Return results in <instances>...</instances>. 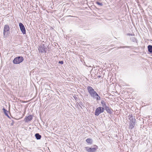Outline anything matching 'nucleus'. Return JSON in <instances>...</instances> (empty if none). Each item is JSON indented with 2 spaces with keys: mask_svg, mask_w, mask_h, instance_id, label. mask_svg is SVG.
<instances>
[{
  "mask_svg": "<svg viewBox=\"0 0 152 152\" xmlns=\"http://www.w3.org/2000/svg\"><path fill=\"white\" fill-rule=\"evenodd\" d=\"M87 89L88 92L91 97L94 99H96L97 101L100 100L101 98L100 96L92 87L88 86L87 87Z\"/></svg>",
  "mask_w": 152,
  "mask_h": 152,
  "instance_id": "f257e3e1",
  "label": "nucleus"
},
{
  "mask_svg": "<svg viewBox=\"0 0 152 152\" xmlns=\"http://www.w3.org/2000/svg\"><path fill=\"white\" fill-rule=\"evenodd\" d=\"M10 27L7 25H5L4 26L3 34L4 36L7 37L9 34L10 33Z\"/></svg>",
  "mask_w": 152,
  "mask_h": 152,
  "instance_id": "f03ea898",
  "label": "nucleus"
},
{
  "mask_svg": "<svg viewBox=\"0 0 152 152\" xmlns=\"http://www.w3.org/2000/svg\"><path fill=\"white\" fill-rule=\"evenodd\" d=\"M23 60V58L22 56H18L15 58L13 61L14 64H19L22 62Z\"/></svg>",
  "mask_w": 152,
  "mask_h": 152,
  "instance_id": "7ed1b4c3",
  "label": "nucleus"
},
{
  "mask_svg": "<svg viewBox=\"0 0 152 152\" xmlns=\"http://www.w3.org/2000/svg\"><path fill=\"white\" fill-rule=\"evenodd\" d=\"M130 122L129 125V128L132 129L134 127L136 124V120L134 118L130 119Z\"/></svg>",
  "mask_w": 152,
  "mask_h": 152,
  "instance_id": "20e7f679",
  "label": "nucleus"
},
{
  "mask_svg": "<svg viewBox=\"0 0 152 152\" xmlns=\"http://www.w3.org/2000/svg\"><path fill=\"white\" fill-rule=\"evenodd\" d=\"M86 151L88 152H95L98 148L97 146L95 145L94 148H89L88 147H85Z\"/></svg>",
  "mask_w": 152,
  "mask_h": 152,
  "instance_id": "39448f33",
  "label": "nucleus"
},
{
  "mask_svg": "<svg viewBox=\"0 0 152 152\" xmlns=\"http://www.w3.org/2000/svg\"><path fill=\"white\" fill-rule=\"evenodd\" d=\"M104 111V109L102 107H100L97 108L95 111V115L96 116H98L101 113Z\"/></svg>",
  "mask_w": 152,
  "mask_h": 152,
  "instance_id": "423d86ee",
  "label": "nucleus"
},
{
  "mask_svg": "<svg viewBox=\"0 0 152 152\" xmlns=\"http://www.w3.org/2000/svg\"><path fill=\"white\" fill-rule=\"evenodd\" d=\"M19 26L21 31L24 34L26 33V31L23 25L21 23H19Z\"/></svg>",
  "mask_w": 152,
  "mask_h": 152,
  "instance_id": "0eeeda50",
  "label": "nucleus"
},
{
  "mask_svg": "<svg viewBox=\"0 0 152 152\" xmlns=\"http://www.w3.org/2000/svg\"><path fill=\"white\" fill-rule=\"evenodd\" d=\"M45 47L44 44H42L41 46L38 48V50L39 52L42 53H46Z\"/></svg>",
  "mask_w": 152,
  "mask_h": 152,
  "instance_id": "6e6552de",
  "label": "nucleus"
},
{
  "mask_svg": "<svg viewBox=\"0 0 152 152\" xmlns=\"http://www.w3.org/2000/svg\"><path fill=\"white\" fill-rule=\"evenodd\" d=\"M33 118V116L30 115L28 116H26L24 120L26 122H28V121H30L31 120H32Z\"/></svg>",
  "mask_w": 152,
  "mask_h": 152,
  "instance_id": "1a4fd4ad",
  "label": "nucleus"
},
{
  "mask_svg": "<svg viewBox=\"0 0 152 152\" xmlns=\"http://www.w3.org/2000/svg\"><path fill=\"white\" fill-rule=\"evenodd\" d=\"M101 103L102 107L104 109L105 107L107 106L106 104V101L105 99L102 100Z\"/></svg>",
  "mask_w": 152,
  "mask_h": 152,
  "instance_id": "9d476101",
  "label": "nucleus"
},
{
  "mask_svg": "<svg viewBox=\"0 0 152 152\" xmlns=\"http://www.w3.org/2000/svg\"><path fill=\"white\" fill-rule=\"evenodd\" d=\"M35 136L37 140H39L41 138V136L38 133H36L35 134Z\"/></svg>",
  "mask_w": 152,
  "mask_h": 152,
  "instance_id": "9b49d317",
  "label": "nucleus"
},
{
  "mask_svg": "<svg viewBox=\"0 0 152 152\" xmlns=\"http://www.w3.org/2000/svg\"><path fill=\"white\" fill-rule=\"evenodd\" d=\"M86 142L90 144H92L93 141L92 139L90 138H88L86 140Z\"/></svg>",
  "mask_w": 152,
  "mask_h": 152,
  "instance_id": "f8f14e48",
  "label": "nucleus"
},
{
  "mask_svg": "<svg viewBox=\"0 0 152 152\" xmlns=\"http://www.w3.org/2000/svg\"><path fill=\"white\" fill-rule=\"evenodd\" d=\"M148 51L151 53H152V45H148Z\"/></svg>",
  "mask_w": 152,
  "mask_h": 152,
  "instance_id": "ddd939ff",
  "label": "nucleus"
},
{
  "mask_svg": "<svg viewBox=\"0 0 152 152\" xmlns=\"http://www.w3.org/2000/svg\"><path fill=\"white\" fill-rule=\"evenodd\" d=\"M104 109H105L106 110L107 113H108L110 114H111L112 113V112H111L110 109L109 107H108V106L107 107H105Z\"/></svg>",
  "mask_w": 152,
  "mask_h": 152,
  "instance_id": "4468645a",
  "label": "nucleus"
},
{
  "mask_svg": "<svg viewBox=\"0 0 152 152\" xmlns=\"http://www.w3.org/2000/svg\"><path fill=\"white\" fill-rule=\"evenodd\" d=\"M2 110L5 114V115L7 116L8 117H9V116L8 114V111L6 110L5 108H3Z\"/></svg>",
  "mask_w": 152,
  "mask_h": 152,
  "instance_id": "2eb2a0df",
  "label": "nucleus"
},
{
  "mask_svg": "<svg viewBox=\"0 0 152 152\" xmlns=\"http://www.w3.org/2000/svg\"><path fill=\"white\" fill-rule=\"evenodd\" d=\"M96 3L98 5L100 6H102L103 5V4L102 3H100L99 2H96Z\"/></svg>",
  "mask_w": 152,
  "mask_h": 152,
  "instance_id": "dca6fc26",
  "label": "nucleus"
},
{
  "mask_svg": "<svg viewBox=\"0 0 152 152\" xmlns=\"http://www.w3.org/2000/svg\"><path fill=\"white\" fill-rule=\"evenodd\" d=\"M128 117L129 120H130V119L133 118L132 115H130L128 116Z\"/></svg>",
  "mask_w": 152,
  "mask_h": 152,
  "instance_id": "f3484780",
  "label": "nucleus"
},
{
  "mask_svg": "<svg viewBox=\"0 0 152 152\" xmlns=\"http://www.w3.org/2000/svg\"><path fill=\"white\" fill-rule=\"evenodd\" d=\"M122 48H130L131 47V46H122Z\"/></svg>",
  "mask_w": 152,
  "mask_h": 152,
  "instance_id": "a211bd4d",
  "label": "nucleus"
},
{
  "mask_svg": "<svg viewBox=\"0 0 152 152\" xmlns=\"http://www.w3.org/2000/svg\"><path fill=\"white\" fill-rule=\"evenodd\" d=\"M63 61H61L59 62V63L61 64H63Z\"/></svg>",
  "mask_w": 152,
  "mask_h": 152,
  "instance_id": "6ab92c4d",
  "label": "nucleus"
},
{
  "mask_svg": "<svg viewBox=\"0 0 152 152\" xmlns=\"http://www.w3.org/2000/svg\"><path fill=\"white\" fill-rule=\"evenodd\" d=\"M127 35L128 36H132L133 35L132 34H129V33L127 34Z\"/></svg>",
  "mask_w": 152,
  "mask_h": 152,
  "instance_id": "aec40b11",
  "label": "nucleus"
},
{
  "mask_svg": "<svg viewBox=\"0 0 152 152\" xmlns=\"http://www.w3.org/2000/svg\"><path fill=\"white\" fill-rule=\"evenodd\" d=\"M132 40L133 41H134V37H133V38H132Z\"/></svg>",
  "mask_w": 152,
  "mask_h": 152,
  "instance_id": "412c9836",
  "label": "nucleus"
},
{
  "mask_svg": "<svg viewBox=\"0 0 152 152\" xmlns=\"http://www.w3.org/2000/svg\"><path fill=\"white\" fill-rule=\"evenodd\" d=\"M122 48V46H120V47H118V49H119V48Z\"/></svg>",
  "mask_w": 152,
  "mask_h": 152,
  "instance_id": "4be33fe9",
  "label": "nucleus"
},
{
  "mask_svg": "<svg viewBox=\"0 0 152 152\" xmlns=\"http://www.w3.org/2000/svg\"><path fill=\"white\" fill-rule=\"evenodd\" d=\"M12 122H12V123L11 124V125H13V124H14V122H13V121H12Z\"/></svg>",
  "mask_w": 152,
  "mask_h": 152,
  "instance_id": "5701e85b",
  "label": "nucleus"
},
{
  "mask_svg": "<svg viewBox=\"0 0 152 152\" xmlns=\"http://www.w3.org/2000/svg\"><path fill=\"white\" fill-rule=\"evenodd\" d=\"M98 77H99L100 78V77H101V76H100V75H99V76H98Z\"/></svg>",
  "mask_w": 152,
  "mask_h": 152,
  "instance_id": "b1692460",
  "label": "nucleus"
}]
</instances>
